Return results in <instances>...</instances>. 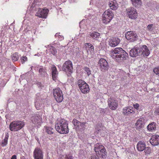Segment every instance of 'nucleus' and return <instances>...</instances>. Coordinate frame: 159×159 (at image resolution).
<instances>
[{
  "label": "nucleus",
  "instance_id": "nucleus-32",
  "mask_svg": "<svg viewBox=\"0 0 159 159\" xmlns=\"http://www.w3.org/2000/svg\"><path fill=\"white\" fill-rule=\"evenodd\" d=\"M85 45L87 51L89 50L91 52L94 51V47L90 43H85Z\"/></svg>",
  "mask_w": 159,
  "mask_h": 159
},
{
  "label": "nucleus",
  "instance_id": "nucleus-34",
  "mask_svg": "<svg viewBox=\"0 0 159 159\" xmlns=\"http://www.w3.org/2000/svg\"><path fill=\"white\" fill-rule=\"evenodd\" d=\"M131 1L133 5L135 7H139L141 5V0H131Z\"/></svg>",
  "mask_w": 159,
  "mask_h": 159
},
{
  "label": "nucleus",
  "instance_id": "nucleus-22",
  "mask_svg": "<svg viewBox=\"0 0 159 159\" xmlns=\"http://www.w3.org/2000/svg\"><path fill=\"white\" fill-rule=\"evenodd\" d=\"M144 119L143 118H139L135 124L136 128L140 129L143 127L144 125Z\"/></svg>",
  "mask_w": 159,
  "mask_h": 159
},
{
  "label": "nucleus",
  "instance_id": "nucleus-3",
  "mask_svg": "<svg viewBox=\"0 0 159 159\" xmlns=\"http://www.w3.org/2000/svg\"><path fill=\"white\" fill-rule=\"evenodd\" d=\"M25 122L21 120L14 121L11 122L9 125L10 130L17 131L23 128L25 126Z\"/></svg>",
  "mask_w": 159,
  "mask_h": 159
},
{
  "label": "nucleus",
  "instance_id": "nucleus-48",
  "mask_svg": "<svg viewBox=\"0 0 159 159\" xmlns=\"http://www.w3.org/2000/svg\"><path fill=\"white\" fill-rule=\"evenodd\" d=\"M11 159H16V155H13L12 156Z\"/></svg>",
  "mask_w": 159,
  "mask_h": 159
},
{
  "label": "nucleus",
  "instance_id": "nucleus-33",
  "mask_svg": "<svg viewBox=\"0 0 159 159\" xmlns=\"http://www.w3.org/2000/svg\"><path fill=\"white\" fill-rule=\"evenodd\" d=\"M73 158V156L71 154H69L68 155L64 154L60 155L59 159H72Z\"/></svg>",
  "mask_w": 159,
  "mask_h": 159
},
{
  "label": "nucleus",
  "instance_id": "nucleus-17",
  "mask_svg": "<svg viewBox=\"0 0 159 159\" xmlns=\"http://www.w3.org/2000/svg\"><path fill=\"white\" fill-rule=\"evenodd\" d=\"M150 142L153 146L157 145L159 144V136L153 135L150 139Z\"/></svg>",
  "mask_w": 159,
  "mask_h": 159
},
{
  "label": "nucleus",
  "instance_id": "nucleus-8",
  "mask_svg": "<svg viewBox=\"0 0 159 159\" xmlns=\"http://www.w3.org/2000/svg\"><path fill=\"white\" fill-rule=\"evenodd\" d=\"M126 15L129 18L132 19H136L138 16L136 10L133 7H130L126 9Z\"/></svg>",
  "mask_w": 159,
  "mask_h": 159
},
{
  "label": "nucleus",
  "instance_id": "nucleus-5",
  "mask_svg": "<svg viewBox=\"0 0 159 159\" xmlns=\"http://www.w3.org/2000/svg\"><path fill=\"white\" fill-rule=\"evenodd\" d=\"M30 118V120L32 123L34 124L33 126L34 127H39L41 126L42 123H43L42 115L35 114H32Z\"/></svg>",
  "mask_w": 159,
  "mask_h": 159
},
{
  "label": "nucleus",
  "instance_id": "nucleus-10",
  "mask_svg": "<svg viewBox=\"0 0 159 159\" xmlns=\"http://www.w3.org/2000/svg\"><path fill=\"white\" fill-rule=\"evenodd\" d=\"M109 108L111 110H116L118 107V101L115 98L110 97L107 100Z\"/></svg>",
  "mask_w": 159,
  "mask_h": 159
},
{
  "label": "nucleus",
  "instance_id": "nucleus-15",
  "mask_svg": "<svg viewBox=\"0 0 159 159\" xmlns=\"http://www.w3.org/2000/svg\"><path fill=\"white\" fill-rule=\"evenodd\" d=\"M98 65L101 70H107L108 69L107 62L104 58H101L100 59L98 62Z\"/></svg>",
  "mask_w": 159,
  "mask_h": 159
},
{
  "label": "nucleus",
  "instance_id": "nucleus-30",
  "mask_svg": "<svg viewBox=\"0 0 159 159\" xmlns=\"http://www.w3.org/2000/svg\"><path fill=\"white\" fill-rule=\"evenodd\" d=\"M47 48H49V51L53 55H55L57 53V49L53 46H52L50 45H48L45 46Z\"/></svg>",
  "mask_w": 159,
  "mask_h": 159
},
{
  "label": "nucleus",
  "instance_id": "nucleus-4",
  "mask_svg": "<svg viewBox=\"0 0 159 159\" xmlns=\"http://www.w3.org/2000/svg\"><path fill=\"white\" fill-rule=\"evenodd\" d=\"M113 17L114 14L111 10L108 9L105 11L102 15V22L105 24H107L110 22Z\"/></svg>",
  "mask_w": 159,
  "mask_h": 159
},
{
  "label": "nucleus",
  "instance_id": "nucleus-29",
  "mask_svg": "<svg viewBox=\"0 0 159 159\" xmlns=\"http://www.w3.org/2000/svg\"><path fill=\"white\" fill-rule=\"evenodd\" d=\"M107 153L106 150L105 148L104 149L102 150V151L101 150L99 154H98L97 155L103 159H105L107 157Z\"/></svg>",
  "mask_w": 159,
  "mask_h": 159
},
{
  "label": "nucleus",
  "instance_id": "nucleus-26",
  "mask_svg": "<svg viewBox=\"0 0 159 159\" xmlns=\"http://www.w3.org/2000/svg\"><path fill=\"white\" fill-rule=\"evenodd\" d=\"M105 148L103 146L100 145L99 143L96 144L95 145L94 151L96 155H97L98 154H99L101 150L102 151V150L104 149Z\"/></svg>",
  "mask_w": 159,
  "mask_h": 159
},
{
  "label": "nucleus",
  "instance_id": "nucleus-7",
  "mask_svg": "<svg viewBox=\"0 0 159 159\" xmlns=\"http://www.w3.org/2000/svg\"><path fill=\"white\" fill-rule=\"evenodd\" d=\"M54 97L58 103L61 102L63 100V97L62 90L59 88L54 89L53 90Z\"/></svg>",
  "mask_w": 159,
  "mask_h": 159
},
{
  "label": "nucleus",
  "instance_id": "nucleus-42",
  "mask_svg": "<svg viewBox=\"0 0 159 159\" xmlns=\"http://www.w3.org/2000/svg\"><path fill=\"white\" fill-rule=\"evenodd\" d=\"M55 36L56 37L58 36V40L60 41H62L64 39V37L63 36L61 35H58L57 33L55 35Z\"/></svg>",
  "mask_w": 159,
  "mask_h": 159
},
{
  "label": "nucleus",
  "instance_id": "nucleus-31",
  "mask_svg": "<svg viewBox=\"0 0 159 159\" xmlns=\"http://www.w3.org/2000/svg\"><path fill=\"white\" fill-rule=\"evenodd\" d=\"M9 137L8 133L5 135L4 139L2 140L1 142V145L2 147H5L7 144Z\"/></svg>",
  "mask_w": 159,
  "mask_h": 159
},
{
  "label": "nucleus",
  "instance_id": "nucleus-41",
  "mask_svg": "<svg viewBox=\"0 0 159 159\" xmlns=\"http://www.w3.org/2000/svg\"><path fill=\"white\" fill-rule=\"evenodd\" d=\"M133 106L136 109V110L139 111L141 110L139 108L140 106L139 103H136L135 104H133Z\"/></svg>",
  "mask_w": 159,
  "mask_h": 159
},
{
  "label": "nucleus",
  "instance_id": "nucleus-23",
  "mask_svg": "<svg viewBox=\"0 0 159 159\" xmlns=\"http://www.w3.org/2000/svg\"><path fill=\"white\" fill-rule=\"evenodd\" d=\"M109 5L111 8L113 10H116L118 7V4L116 0H111L109 3Z\"/></svg>",
  "mask_w": 159,
  "mask_h": 159
},
{
  "label": "nucleus",
  "instance_id": "nucleus-14",
  "mask_svg": "<svg viewBox=\"0 0 159 159\" xmlns=\"http://www.w3.org/2000/svg\"><path fill=\"white\" fill-rule=\"evenodd\" d=\"M140 55H143L144 56H148L150 54V51L148 47L145 45L142 46V47L139 46Z\"/></svg>",
  "mask_w": 159,
  "mask_h": 159
},
{
  "label": "nucleus",
  "instance_id": "nucleus-18",
  "mask_svg": "<svg viewBox=\"0 0 159 159\" xmlns=\"http://www.w3.org/2000/svg\"><path fill=\"white\" fill-rule=\"evenodd\" d=\"M52 78L53 80L56 81L57 79L58 72L56 66L53 65L51 68Z\"/></svg>",
  "mask_w": 159,
  "mask_h": 159
},
{
  "label": "nucleus",
  "instance_id": "nucleus-20",
  "mask_svg": "<svg viewBox=\"0 0 159 159\" xmlns=\"http://www.w3.org/2000/svg\"><path fill=\"white\" fill-rule=\"evenodd\" d=\"M88 36L92 38L93 39L96 40H98L100 38V33L95 31L89 32L88 35Z\"/></svg>",
  "mask_w": 159,
  "mask_h": 159
},
{
  "label": "nucleus",
  "instance_id": "nucleus-45",
  "mask_svg": "<svg viewBox=\"0 0 159 159\" xmlns=\"http://www.w3.org/2000/svg\"><path fill=\"white\" fill-rule=\"evenodd\" d=\"M152 26H153L152 24L149 25H148V30L149 31H151L152 30H151V29L152 28Z\"/></svg>",
  "mask_w": 159,
  "mask_h": 159
},
{
  "label": "nucleus",
  "instance_id": "nucleus-12",
  "mask_svg": "<svg viewBox=\"0 0 159 159\" xmlns=\"http://www.w3.org/2000/svg\"><path fill=\"white\" fill-rule=\"evenodd\" d=\"M125 37L128 40L133 42L136 40L138 35L134 32L129 31H128L125 34Z\"/></svg>",
  "mask_w": 159,
  "mask_h": 159
},
{
  "label": "nucleus",
  "instance_id": "nucleus-9",
  "mask_svg": "<svg viewBox=\"0 0 159 159\" xmlns=\"http://www.w3.org/2000/svg\"><path fill=\"white\" fill-rule=\"evenodd\" d=\"M62 68V70L66 72L72 73L73 68L72 62L70 60L66 61L63 64Z\"/></svg>",
  "mask_w": 159,
  "mask_h": 159
},
{
  "label": "nucleus",
  "instance_id": "nucleus-43",
  "mask_svg": "<svg viewBox=\"0 0 159 159\" xmlns=\"http://www.w3.org/2000/svg\"><path fill=\"white\" fill-rule=\"evenodd\" d=\"M101 124H98L97 125L96 127V130L97 131H98V132H99L101 130Z\"/></svg>",
  "mask_w": 159,
  "mask_h": 159
},
{
  "label": "nucleus",
  "instance_id": "nucleus-24",
  "mask_svg": "<svg viewBox=\"0 0 159 159\" xmlns=\"http://www.w3.org/2000/svg\"><path fill=\"white\" fill-rule=\"evenodd\" d=\"M146 144L144 142L139 141L137 145V148L138 151L141 152L144 150L145 148Z\"/></svg>",
  "mask_w": 159,
  "mask_h": 159
},
{
  "label": "nucleus",
  "instance_id": "nucleus-47",
  "mask_svg": "<svg viewBox=\"0 0 159 159\" xmlns=\"http://www.w3.org/2000/svg\"><path fill=\"white\" fill-rule=\"evenodd\" d=\"M155 112L156 114L159 115V107L155 111Z\"/></svg>",
  "mask_w": 159,
  "mask_h": 159
},
{
  "label": "nucleus",
  "instance_id": "nucleus-6",
  "mask_svg": "<svg viewBox=\"0 0 159 159\" xmlns=\"http://www.w3.org/2000/svg\"><path fill=\"white\" fill-rule=\"evenodd\" d=\"M77 84L81 92L84 94L88 93L89 91V88L88 85L83 80L80 79L77 82Z\"/></svg>",
  "mask_w": 159,
  "mask_h": 159
},
{
  "label": "nucleus",
  "instance_id": "nucleus-36",
  "mask_svg": "<svg viewBox=\"0 0 159 159\" xmlns=\"http://www.w3.org/2000/svg\"><path fill=\"white\" fill-rule=\"evenodd\" d=\"M11 58L13 61H17L19 58L18 53L17 52L14 53L11 56Z\"/></svg>",
  "mask_w": 159,
  "mask_h": 159
},
{
  "label": "nucleus",
  "instance_id": "nucleus-46",
  "mask_svg": "<svg viewBox=\"0 0 159 159\" xmlns=\"http://www.w3.org/2000/svg\"><path fill=\"white\" fill-rule=\"evenodd\" d=\"M90 159H99V158L98 156L97 157L94 155L91 156Z\"/></svg>",
  "mask_w": 159,
  "mask_h": 159
},
{
  "label": "nucleus",
  "instance_id": "nucleus-38",
  "mask_svg": "<svg viewBox=\"0 0 159 159\" xmlns=\"http://www.w3.org/2000/svg\"><path fill=\"white\" fill-rule=\"evenodd\" d=\"M144 152L146 154H149L151 152V149L150 147H145V148L144 149Z\"/></svg>",
  "mask_w": 159,
  "mask_h": 159
},
{
  "label": "nucleus",
  "instance_id": "nucleus-19",
  "mask_svg": "<svg viewBox=\"0 0 159 159\" xmlns=\"http://www.w3.org/2000/svg\"><path fill=\"white\" fill-rule=\"evenodd\" d=\"M139 48L138 46H135L134 48L132 49L129 52V54L131 57H136L138 55H140L139 51Z\"/></svg>",
  "mask_w": 159,
  "mask_h": 159
},
{
  "label": "nucleus",
  "instance_id": "nucleus-16",
  "mask_svg": "<svg viewBox=\"0 0 159 159\" xmlns=\"http://www.w3.org/2000/svg\"><path fill=\"white\" fill-rule=\"evenodd\" d=\"M122 113L125 115L129 116L135 113L134 108L131 106L125 107L123 108Z\"/></svg>",
  "mask_w": 159,
  "mask_h": 159
},
{
  "label": "nucleus",
  "instance_id": "nucleus-35",
  "mask_svg": "<svg viewBox=\"0 0 159 159\" xmlns=\"http://www.w3.org/2000/svg\"><path fill=\"white\" fill-rule=\"evenodd\" d=\"M72 123L76 129H78L80 128V125L81 124V122L78 120L75 119H74L72 121Z\"/></svg>",
  "mask_w": 159,
  "mask_h": 159
},
{
  "label": "nucleus",
  "instance_id": "nucleus-2",
  "mask_svg": "<svg viewBox=\"0 0 159 159\" xmlns=\"http://www.w3.org/2000/svg\"><path fill=\"white\" fill-rule=\"evenodd\" d=\"M68 123L67 121L64 119L57 120L55 125L56 130L61 134H65L69 133Z\"/></svg>",
  "mask_w": 159,
  "mask_h": 159
},
{
  "label": "nucleus",
  "instance_id": "nucleus-37",
  "mask_svg": "<svg viewBox=\"0 0 159 159\" xmlns=\"http://www.w3.org/2000/svg\"><path fill=\"white\" fill-rule=\"evenodd\" d=\"M83 69L86 72L87 75L88 76L91 74V71L89 68L87 67H85L83 68Z\"/></svg>",
  "mask_w": 159,
  "mask_h": 159
},
{
  "label": "nucleus",
  "instance_id": "nucleus-1",
  "mask_svg": "<svg viewBox=\"0 0 159 159\" xmlns=\"http://www.w3.org/2000/svg\"><path fill=\"white\" fill-rule=\"evenodd\" d=\"M110 55L112 58L118 62L125 60L128 57V54L121 48H116L111 51Z\"/></svg>",
  "mask_w": 159,
  "mask_h": 159
},
{
  "label": "nucleus",
  "instance_id": "nucleus-40",
  "mask_svg": "<svg viewBox=\"0 0 159 159\" xmlns=\"http://www.w3.org/2000/svg\"><path fill=\"white\" fill-rule=\"evenodd\" d=\"M86 124V122H81V124L80 125V127L82 129L84 130L85 129V124Z\"/></svg>",
  "mask_w": 159,
  "mask_h": 159
},
{
  "label": "nucleus",
  "instance_id": "nucleus-27",
  "mask_svg": "<svg viewBox=\"0 0 159 159\" xmlns=\"http://www.w3.org/2000/svg\"><path fill=\"white\" fill-rule=\"evenodd\" d=\"M44 129L45 131L49 134H53L55 130L53 128L50 126H45Z\"/></svg>",
  "mask_w": 159,
  "mask_h": 159
},
{
  "label": "nucleus",
  "instance_id": "nucleus-44",
  "mask_svg": "<svg viewBox=\"0 0 159 159\" xmlns=\"http://www.w3.org/2000/svg\"><path fill=\"white\" fill-rule=\"evenodd\" d=\"M153 72L157 75L159 74V67L154 68L153 69Z\"/></svg>",
  "mask_w": 159,
  "mask_h": 159
},
{
  "label": "nucleus",
  "instance_id": "nucleus-49",
  "mask_svg": "<svg viewBox=\"0 0 159 159\" xmlns=\"http://www.w3.org/2000/svg\"><path fill=\"white\" fill-rule=\"evenodd\" d=\"M33 66L31 67V69H32V68H33Z\"/></svg>",
  "mask_w": 159,
  "mask_h": 159
},
{
  "label": "nucleus",
  "instance_id": "nucleus-13",
  "mask_svg": "<svg viewBox=\"0 0 159 159\" xmlns=\"http://www.w3.org/2000/svg\"><path fill=\"white\" fill-rule=\"evenodd\" d=\"M33 157L34 159H43L42 151L39 148H35L33 152Z\"/></svg>",
  "mask_w": 159,
  "mask_h": 159
},
{
  "label": "nucleus",
  "instance_id": "nucleus-11",
  "mask_svg": "<svg viewBox=\"0 0 159 159\" xmlns=\"http://www.w3.org/2000/svg\"><path fill=\"white\" fill-rule=\"evenodd\" d=\"M49 11V10L46 8H39L36 13V16L40 18H46Z\"/></svg>",
  "mask_w": 159,
  "mask_h": 159
},
{
  "label": "nucleus",
  "instance_id": "nucleus-25",
  "mask_svg": "<svg viewBox=\"0 0 159 159\" xmlns=\"http://www.w3.org/2000/svg\"><path fill=\"white\" fill-rule=\"evenodd\" d=\"M38 68L39 74L41 77H44L47 75V70L45 67L41 66Z\"/></svg>",
  "mask_w": 159,
  "mask_h": 159
},
{
  "label": "nucleus",
  "instance_id": "nucleus-39",
  "mask_svg": "<svg viewBox=\"0 0 159 159\" xmlns=\"http://www.w3.org/2000/svg\"><path fill=\"white\" fill-rule=\"evenodd\" d=\"M20 60L21 63L23 64L24 63L25 61H27L28 58L26 56H22L20 58Z\"/></svg>",
  "mask_w": 159,
  "mask_h": 159
},
{
  "label": "nucleus",
  "instance_id": "nucleus-21",
  "mask_svg": "<svg viewBox=\"0 0 159 159\" xmlns=\"http://www.w3.org/2000/svg\"><path fill=\"white\" fill-rule=\"evenodd\" d=\"M120 42L118 38H113L110 40L109 45L111 47H115L117 46Z\"/></svg>",
  "mask_w": 159,
  "mask_h": 159
},
{
  "label": "nucleus",
  "instance_id": "nucleus-28",
  "mask_svg": "<svg viewBox=\"0 0 159 159\" xmlns=\"http://www.w3.org/2000/svg\"><path fill=\"white\" fill-rule=\"evenodd\" d=\"M157 124L154 122H152L150 123L147 126V129L148 130L152 132L156 130L157 128Z\"/></svg>",
  "mask_w": 159,
  "mask_h": 159
}]
</instances>
